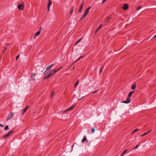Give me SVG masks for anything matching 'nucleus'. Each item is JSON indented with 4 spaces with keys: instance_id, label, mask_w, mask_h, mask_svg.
<instances>
[{
    "instance_id": "obj_1",
    "label": "nucleus",
    "mask_w": 156,
    "mask_h": 156,
    "mask_svg": "<svg viewBox=\"0 0 156 156\" xmlns=\"http://www.w3.org/2000/svg\"><path fill=\"white\" fill-rule=\"evenodd\" d=\"M14 131L13 130L10 131L7 134L5 135L2 138L4 139L7 138Z\"/></svg>"
},
{
    "instance_id": "obj_2",
    "label": "nucleus",
    "mask_w": 156,
    "mask_h": 156,
    "mask_svg": "<svg viewBox=\"0 0 156 156\" xmlns=\"http://www.w3.org/2000/svg\"><path fill=\"white\" fill-rule=\"evenodd\" d=\"M48 12L50 10V7L52 3V2L51 0H48Z\"/></svg>"
},
{
    "instance_id": "obj_3",
    "label": "nucleus",
    "mask_w": 156,
    "mask_h": 156,
    "mask_svg": "<svg viewBox=\"0 0 156 156\" xmlns=\"http://www.w3.org/2000/svg\"><path fill=\"white\" fill-rule=\"evenodd\" d=\"M14 116V114L12 113V112L10 113V115H9L8 116V118H7V120H8L9 119H11Z\"/></svg>"
},
{
    "instance_id": "obj_4",
    "label": "nucleus",
    "mask_w": 156,
    "mask_h": 156,
    "mask_svg": "<svg viewBox=\"0 0 156 156\" xmlns=\"http://www.w3.org/2000/svg\"><path fill=\"white\" fill-rule=\"evenodd\" d=\"M18 8L19 9L22 10L24 8V6L22 4L19 5L18 6Z\"/></svg>"
},
{
    "instance_id": "obj_5",
    "label": "nucleus",
    "mask_w": 156,
    "mask_h": 156,
    "mask_svg": "<svg viewBox=\"0 0 156 156\" xmlns=\"http://www.w3.org/2000/svg\"><path fill=\"white\" fill-rule=\"evenodd\" d=\"M41 27H40L39 28V30L35 34V36H37L39 35L41 32Z\"/></svg>"
},
{
    "instance_id": "obj_6",
    "label": "nucleus",
    "mask_w": 156,
    "mask_h": 156,
    "mask_svg": "<svg viewBox=\"0 0 156 156\" xmlns=\"http://www.w3.org/2000/svg\"><path fill=\"white\" fill-rule=\"evenodd\" d=\"M57 72H58V70L55 69V70L52 71L51 72L49 73L50 74H51V76H52V75L55 74Z\"/></svg>"
},
{
    "instance_id": "obj_7",
    "label": "nucleus",
    "mask_w": 156,
    "mask_h": 156,
    "mask_svg": "<svg viewBox=\"0 0 156 156\" xmlns=\"http://www.w3.org/2000/svg\"><path fill=\"white\" fill-rule=\"evenodd\" d=\"M29 108V106H27L23 110L22 112V114L23 115V114L27 111V110L28 109V108Z\"/></svg>"
},
{
    "instance_id": "obj_8",
    "label": "nucleus",
    "mask_w": 156,
    "mask_h": 156,
    "mask_svg": "<svg viewBox=\"0 0 156 156\" xmlns=\"http://www.w3.org/2000/svg\"><path fill=\"white\" fill-rule=\"evenodd\" d=\"M87 15V14L84 13L82 15L81 18H80V20H83L85 18V17Z\"/></svg>"
},
{
    "instance_id": "obj_9",
    "label": "nucleus",
    "mask_w": 156,
    "mask_h": 156,
    "mask_svg": "<svg viewBox=\"0 0 156 156\" xmlns=\"http://www.w3.org/2000/svg\"><path fill=\"white\" fill-rule=\"evenodd\" d=\"M128 5H127L126 4H124L123 5V7H122V8L124 10H127L128 9Z\"/></svg>"
},
{
    "instance_id": "obj_10",
    "label": "nucleus",
    "mask_w": 156,
    "mask_h": 156,
    "mask_svg": "<svg viewBox=\"0 0 156 156\" xmlns=\"http://www.w3.org/2000/svg\"><path fill=\"white\" fill-rule=\"evenodd\" d=\"M51 74H50L49 73L44 78V80H47L48 79V78L51 77Z\"/></svg>"
},
{
    "instance_id": "obj_11",
    "label": "nucleus",
    "mask_w": 156,
    "mask_h": 156,
    "mask_svg": "<svg viewBox=\"0 0 156 156\" xmlns=\"http://www.w3.org/2000/svg\"><path fill=\"white\" fill-rule=\"evenodd\" d=\"M102 24H101L99 27L96 29V30L95 31V34H96L98 31V30L101 29V28L102 27Z\"/></svg>"
},
{
    "instance_id": "obj_12",
    "label": "nucleus",
    "mask_w": 156,
    "mask_h": 156,
    "mask_svg": "<svg viewBox=\"0 0 156 156\" xmlns=\"http://www.w3.org/2000/svg\"><path fill=\"white\" fill-rule=\"evenodd\" d=\"M74 107H75V106L73 105V106H71L69 108H68L67 109H66L64 112H66V111H69V110H72V109H73L74 108Z\"/></svg>"
},
{
    "instance_id": "obj_13",
    "label": "nucleus",
    "mask_w": 156,
    "mask_h": 156,
    "mask_svg": "<svg viewBox=\"0 0 156 156\" xmlns=\"http://www.w3.org/2000/svg\"><path fill=\"white\" fill-rule=\"evenodd\" d=\"M91 7L90 6L89 7H88L85 10L84 12L85 13H86V14H87L89 12V11Z\"/></svg>"
},
{
    "instance_id": "obj_14",
    "label": "nucleus",
    "mask_w": 156,
    "mask_h": 156,
    "mask_svg": "<svg viewBox=\"0 0 156 156\" xmlns=\"http://www.w3.org/2000/svg\"><path fill=\"white\" fill-rule=\"evenodd\" d=\"M85 141H86L87 142H88V141L87 140L86 136L85 135L83 136V138L81 142L83 143Z\"/></svg>"
},
{
    "instance_id": "obj_15",
    "label": "nucleus",
    "mask_w": 156,
    "mask_h": 156,
    "mask_svg": "<svg viewBox=\"0 0 156 156\" xmlns=\"http://www.w3.org/2000/svg\"><path fill=\"white\" fill-rule=\"evenodd\" d=\"M84 5V3L83 2V4L81 5L80 7V8L78 12H81L82 9Z\"/></svg>"
},
{
    "instance_id": "obj_16",
    "label": "nucleus",
    "mask_w": 156,
    "mask_h": 156,
    "mask_svg": "<svg viewBox=\"0 0 156 156\" xmlns=\"http://www.w3.org/2000/svg\"><path fill=\"white\" fill-rule=\"evenodd\" d=\"M134 92V91H132L130 92L128 95L127 97L128 98H130L131 96L133 93Z\"/></svg>"
},
{
    "instance_id": "obj_17",
    "label": "nucleus",
    "mask_w": 156,
    "mask_h": 156,
    "mask_svg": "<svg viewBox=\"0 0 156 156\" xmlns=\"http://www.w3.org/2000/svg\"><path fill=\"white\" fill-rule=\"evenodd\" d=\"M35 73H32L31 74V79L34 80L35 79Z\"/></svg>"
},
{
    "instance_id": "obj_18",
    "label": "nucleus",
    "mask_w": 156,
    "mask_h": 156,
    "mask_svg": "<svg viewBox=\"0 0 156 156\" xmlns=\"http://www.w3.org/2000/svg\"><path fill=\"white\" fill-rule=\"evenodd\" d=\"M136 84L134 83L131 87V89L132 90H134L136 88Z\"/></svg>"
},
{
    "instance_id": "obj_19",
    "label": "nucleus",
    "mask_w": 156,
    "mask_h": 156,
    "mask_svg": "<svg viewBox=\"0 0 156 156\" xmlns=\"http://www.w3.org/2000/svg\"><path fill=\"white\" fill-rule=\"evenodd\" d=\"M151 130H149L148 132L145 133H144V134H143L140 135V136H144L147 135V134H148L149 133H150L151 132Z\"/></svg>"
},
{
    "instance_id": "obj_20",
    "label": "nucleus",
    "mask_w": 156,
    "mask_h": 156,
    "mask_svg": "<svg viewBox=\"0 0 156 156\" xmlns=\"http://www.w3.org/2000/svg\"><path fill=\"white\" fill-rule=\"evenodd\" d=\"M74 7L73 6H72L70 8V14H72L73 13V10Z\"/></svg>"
},
{
    "instance_id": "obj_21",
    "label": "nucleus",
    "mask_w": 156,
    "mask_h": 156,
    "mask_svg": "<svg viewBox=\"0 0 156 156\" xmlns=\"http://www.w3.org/2000/svg\"><path fill=\"white\" fill-rule=\"evenodd\" d=\"M127 151L128 150L127 149L125 150L122 153L121 156H123Z\"/></svg>"
},
{
    "instance_id": "obj_22",
    "label": "nucleus",
    "mask_w": 156,
    "mask_h": 156,
    "mask_svg": "<svg viewBox=\"0 0 156 156\" xmlns=\"http://www.w3.org/2000/svg\"><path fill=\"white\" fill-rule=\"evenodd\" d=\"M79 80H78L75 83L74 85V87H76V86L79 84Z\"/></svg>"
},
{
    "instance_id": "obj_23",
    "label": "nucleus",
    "mask_w": 156,
    "mask_h": 156,
    "mask_svg": "<svg viewBox=\"0 0 156 156\" xmlns=\"http://www.w3.org/2000/svg\"><path fill=\"white\" fill-rule=\"evenodd\" d=\"M51 70V69L48 66L46 69V71L47 72H48V73H49Z\"/></svg>"
},
{
    "instance_id": "obj_24",
    "label": "nucleus",
    "mask_w": 156,
    "mask_h": 156,
    "mask_svg": "<svg viewBox=\"0 0 156 156\" xmlns=\"http://www.w3.org/2000/svg\"><path fill=\"white\" fill-rule=\"evenodd\" d=\"M103 69H104V68L103 67H102V66L101 67L100 69V71L99 72V73L101 74L102 73V71Z\"/></svg>"
},
{
    "instance_id": "obj_25",
    "label": "nucleus",
    "mask_w": 156,
    "mask_h": 156,
    "mask_svg": "<svg viewBox=\"0 0 156 156\" xmlns=\"http://www.w3.org/2000/svg\"><path fill=\"white\" fill-rule=\"evenodd\" d=\"M126 101L127 102H128V103H129L130 102L131 100L130 99V98H128L127 97Z\"/></svg>"
},
{
    "instance_id": "obj_26",
    "label": "nucleus",
    "mask_w": 156,
    "mask_h": 156,
    "mask_svg": "<svg viewBox=\"0 0 156 156\" xmlns=\"http://www.w3.org/2000/svg\"><path fill=\"white\" fill-rule=\"evenodd\" d=\"M139 130V129H134V130H133V131H132V133H134L136 132H137V131H138V130Z\"/></svg>"
},
{
    "instance_id": "obj_27",
    "label": "nucleus",
    "mask_w": 156,
    "mask_h": 156,
    "mask_svg": "<svg viewBox=\"0 0 156 156\" xmlns=\"http://www.w3.org/2000/svg\"><path fill=\"white\" fill-rule=\"evenodd\" d=\"M83 56H80V57H79L77 59H76V60H75V62H77V61H78L79 59H80V58H83Z\"/></svg>"
},
{
    "instance_id": "obj_28",
    "label": "nucleus",
    "mask_w": 156,
    "mask_h": 156,
    "mask_svg": "<svg viewBox=\"0 0 156 156\" xmlns=\"http://www.w3.org/2000/svg\"><path fill=\"white\" fill-rule=\"evenodd\" d=\"M83 37H82L81 38H80L79 39H78L77 41V42L79 43L80 42V41H81L83 39Z\"/></svg>"
},
{
    "instance_id": "obj_29",
    "label": "nucleus",
    "mask_w": 156,
    "mask_h": 156,
    "mask_svg": "<svg viewBox=\"0 0 156 156\" xmlns=\"http://www.w3.org/2000/svg\"><path fill=\"white\" fill-rule=\"evenodd\" d=\"M9 129V127L8 126H6L4 128V129L5 130H6Z\"/></svg>"
},
{
    "instance_id": "obj_30",
    "label": "nucleus",
    "mask_w": 156,
    "mask_h": 156,
    "mask_svg": "<svg viewBox=\"0 0 156 156\" xmlns=\"http://www.w3.org/2000/svg\"><path fill=\"white\" fill-rule=\"evenodd\" d=\"M139 145H140L139 144H138L136 145V146H135V147H134V148H133V149H137L138 147L139 146Z\"/></svg>"
},
{
    "instance_id": "obj_31",
    "label": "nucleus",
    "mask_w": 156,
    "mask_h": 156,
    "mask_svg": "<svg viewBox=\"0 0 156 156\" xmlns=\"http://www.w3.org/2000/svg\"><path fill=\"white\" fill-rule=\"evenodd\" d=\"M121 102L123 103H125L126 104H128L127 103L128 102H127L126 101H122Z\"/></svg>"
},
{
    "instance_id": "obj_32",
    "label": "nucleus",
    "mask_w": 156,
    "mask_h": 156,
    "mask_svg": "<svg viewBox=\"0 0 156 156\" xmlns=\"http://www.w3.org/2000/svg\"><path fill=\"white\" fill-rule=\"evenodd\" d=\"M141 8H142V6H140L137 7V9H136L137 10V11L139 10Z\"/></svg>"
},
{
    "instance_id": "obj_33",
    "label": "nucleus",
    "mask_w": 156,
    "mask_h": 156,
    "mask_svg": "<svg viewBox=\"0 0 156 156\" xmlns=\"http://www.w3.org/2000/svg\"><path fill=\"white\" fill-rule=\"evenodd\" d=\"M95 131V129H94V128H92L91 129V132H92V133H94Z\"/></svg>"
},
{
    "instance_id": "obj_34",
    "label": "nucleus",
    "mask_w": 156,
    "mask_h": 156,
    "mask_svg": "<svg viewBox=\"0 0 156 156\" xmlns=\"http://www.w3.org/2000/svg\"><path fill=\"white\" fill-rule=\"evenodd\" d=\"M111 17H108L107 18V21H109L110 20H111Z\"/></svg>"
},
{
    "instance_id": "obj_35",
    "label": "nucleus",
    "mask_w": 156,
    "mask_h": 156,
    "mask_svg": "<svg viewBox=\"0 0 156 156\" xmlns=\"http://www.w3.org/2000/svg\"><path fill=\"white\" fill-rule=\"evenodd\" d=\"M53 64H52L50 66H48V67H49V68H50L51 69V68H52V66L53 65Z\"/></svg>"
},
{
    "instance_id": "obj_36",
    "label": "nucleus",
    "mask_w": 156,
    "mask_h": 156,
    "mask_svg": "<svg viewBox=\"0 0 156 156\" xmlns=\"http://www.w3.org/2000/svg\"><path fill=\"white\" fill-rule=\"evenodd\" d=\"M48 73V72H47L46 71H45L44 73V74L45 75H47Z\"/></svg>"
},
{
    "instance_id": "obj_37",
    "label": "nucleus",
    "mask_w": 156,
    "mask_h": 156,
    "mask_svg": "<svg viewBox=\"0 0 156 156\" xmlns=\"http://www.w3.org/2000/svg\"><path fill=\"white\" fill-rule=\"evenodd\" d=\"M98 90H96L95 91H94L92 92V93L93 94H94V93H97V91H98Z\"/></svg>"
},
{
    "instance_id": "obj_38",
    "label": "nucleus",
    "mask_w": 156,
    "mask_h": 156,
    "mask_svg": "<svg viewBox=\"0 0 156 156\" xmlns=\"http://www.w3.org/2000/svg\"><path fill=\"white\" fill-rule=\"evenodd\" d=\"M19 55H18L16 57V60H17L18 59V58H19Z\"/></svg>"
},
{
    "instance_id": "obj_39",
    "label": "nucleus",
    "mask_w": 156,
    "mask_h": 156,
    "mask_svg": "<svg viewBox=\"0 0 156 156\" xmlns=\"http://www.w3.org/2000/svg\"><path fill=\"white\" fill-rule=\"evenodd\" d=\"M4 126V125H3L2 124H1L0 123V127H3Z\"/></svg>"
},
{
    "instance_id": "obj_40",
    "label": "nucleus",
    "mask_w": 156,
    "mask_h": 156,
    "mask_svg": "<svg viewBox=\"0 0 156 156\" xmlns=\"http://www.w3.org/2000/svg\"><path fill=\"white\" fill-rule=\"evenodd\" d=\"M107 0H103L102 1V3H104L105 2H106Z\"/></svg>"
},
{
    "instance_id": "obj_41",
    "label": "nucleus",
    "mask_w": 156,
    "mask_h": 156,
    "mask_svg": "<svg viewBox=\"0 0 156 156\" xmlns=\"http://www.w3.org/2000/svg\"><path fill=\"white\" fill-rule=\"evenodd\" d=\"M62 67H60L59 69H56L57 70H58V71L60 69H61V68H62Z\"/></svg>"
},
{
    "instance_id": "obj_42",
    "label": "nucleus",
    "mask_w": 156,
    "mask_h": 156,
    "mask_svg": "<svg viewBox=\"0 0 156 156\" xmlns=\"http://www.w3.org/2000/svg\"><path fill=\"white\" fill-rule=\"evenodd\" d=\"M5 49H4V50L3 51V53L5 50L6 49V48H7V46H6V47H5Z\"/></svg>"
},
{
    "instance_id": "obj_43",
    "label": "nucleus",
    "mask_w": 156,
    "mask_h": 156,
    "mask_svg": "<svg viewBox=\"0 0 156 156\" xmlns=\"http://www.w3.org/2000/svg\"><path fill=\"white\" fill-rule=\"evenodd\" d=\"M156 37V34L152 38H155Z\"/></svg>"
},
{
    "instance_id": "obj_44",
    "label": "nucleus",
    "mask_w": 156,
    "mask_h": 156,
    "mask_svg": "<svg viewBox=\"0 0 156 156\" xmlns=\"http://www.w3.org/2000/svg\"><path fill=\"white\" fill-rule=\"evenodd\" d=\"M78 43H79L78 42H77V41L76 42L75 44V45H76V44H77Z\"/></svg>"
},
{
    "instance_id": "obj_45",
    "label": "nucleus",
    "mask_w": 156,
    "mask_h": 156,
    "mask_svg": "<svg viewBox=\"0 0 156 156\" xmlns=\"http://www.w3.org/2000/svg\"><path fill=\"white\" fill-rule=\"evenodd\" d=\"M54 94V93L52 92L51 95V97L52 96V95Z\"/></svg>"
},
{
    "instance_id": "obj_46",
    "label": "nucleus",
    "mask_w": 156,
    "mask_h": 156,
    "mask_svg": "<svg viewBox=\"0 0 156 156\" xmlns=\"http://www.w3.org/2000/svg\"><path fill=\"white\" fill-rule=\"evenodd\" d=\"M74 144H75V143H74L73 145L72 146V148H73V146L74 145Z\"/></svg>"
},
{
    "instance_id": "obj_47",
    "label": "nucleus",
    "mask_w": 156,
    "mask_h": 156,
    "mask_svg": "<svg viewBox=\"0 0 156 156\" xmlns=\"http://www.w3.org/2000/svg\"><path fill=\"white\" fill-rule=\"evenodd\" d=\"M83 97H82L81 98L79 99L78 100H80V99H81Z\"/></svg>"
},
{
    "instance_id": "obj_48",
    "label": "nucleus",
    "mask_w": 156,
    "mask_h": 156,
    "mask_svg": "<svg viewBox=\"0 0 156 156\" xmlns=\"http://www.w3.org/2000/svg\"><path fill=\"white\" fill-rule=\"evenodd\" d=\"M39 156H41V155H39Z\"/></svg>"
}]
</instances>
